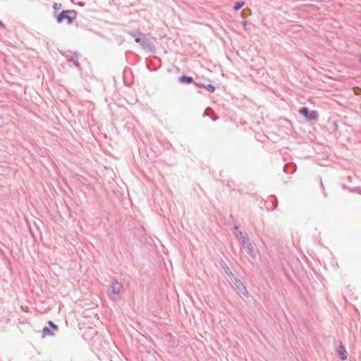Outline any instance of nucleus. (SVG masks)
Instances as JSON below:
<instances>
[{
    "label": "nucleus",
    "mask_w": 361,
    "mask_h": 361,
    "mask_svg": "<svg viewBox=\"0 0 361 361\" xmlns=\"http://www.w3.org/2000/svg\"><path fill=\"white\" fill-rule=\"evenodd\" d=\"M245 11V9H244L243 11H242V16H245V13H244Z\"/></svg>",
    "instance_id": "nucleus-14"
},
{
    "label": "nucleus",
    "mask_w": 361,
    "mask_h": 361,
    "mask_svg": "<svg viewBox=\"0 0 361 361\" xmlns=\"http://www.w3.org/2000/svg\"><path fill=\"white\" fill-rule=\"evenodd\" d=\"M240 287H241L240 283H239V284H238V288H240Z\"/></svg>",
    "instance_id": "nucleus-16"
},
{
    "label": "nucleus",
    "mask_w": 361,
    "mask_h": 361,
    "mask_svg": "<svg viewBox=\"0 0 361 361\" xmlns=\"http://www.w3.org/2000/svg\"><path fill=\"white\" fill-rule=\"evenodd\" d=\"M240 287H241L240 283H239V284H238V288H240Z\"/></svg>",
    "instance_id": "nucleus-18"
},
{
    "label": "nucleus",
    "mask_w": 361,
    "mask_h": 361,
    "mask_svg": "<svg viewBox=\"0 0 361 361\" xmlns=\"http://www.w3.org/2000/svg\"><path fill=\"white\" fill-rule=\"evenodd\" d=\"M240 287H241L240 283H239V284H238V288H240Z\"/></svg>",
    "instance_id": "nucleus-17"
},
{
    "label": "nucleus",
    "mask_w": 361,
    "mask_h": 361,
    "mask_svg": "<svg viewBox=\"0 0 361 361\" xmlns=\"http://www.w3.org/2000/svg\"><path fill=\"white\" fill-rule=\"evenodd\" d=\"M360 62L361 63V58L360 59Z\"/></svg>",
    "instance_id": "nucleus-19"
},
{
    "label": "nucleus",
    "mask_w": 361,
    "mask_h": 361,
    "mask_svg": "<svg viewBox=\"0 0 361 361\" xmlns=\"http://www.w3.org/2000/svg\"><path fill=\"white\" fill-rule=\"evenodd\" d=\"M299 112L300 114L303 115L308 121H314L318 118V113L316 111L309 112L307 107L300 109Z\"/></svg>",
    "instance_id": "nucleus-2"
},
{
    "label": "nucleus",
    "mask_w": 361,
    "mask_h": 361,
    "mask_svg": "<svg viewBox=\"0 0 361 361\" xmlns=\"http://www.w3.org/2000/svg\"><path fill=\"white\" fill-rule=\"evenodd\" d=\"M337 353L338 357L342 360H345L347 358L348 353L343 345H340L338 348Z\"/></svg>",
    "instance_id": "nucleus-3"
},
{
    "label": "nucleus",
    "mask_w": 361,
    "mask_h": 361,
    "mask_svg": "<svg viewBox=\"0 0 361 361\" xmlns=\"http://www.w3.org/2000/svg\"><path fill=\"white\" fill-rule=\"evenodd\" d=\"M0 26L5 27L4 24L0 20Z\"/></svg>",
    "instance_id": "nucleus-12"
},
{
    "label": "nucleus",
    "mask_w": 361,
    "mask_h": 361,
    "mask_svg": "<svg viewBox=\"0 0 361 361\" xmlns=\"http://www.w3.org/2000/svg\"><path fill=\"white\" fill-rule=\"evenodd\" d=\"M179 80L181 82H186V83H191L193 81V80L191 77L185 76V75L180 77Z\"/></svg>",
    "instance_id": "nucleus-7"
},
{
    "label": "nucleus",
    "mask_w": 361,
    "mask_h": 361,
    "mask_svg": "<svg viewBox=\"0 0 361 361\" xmlns=\"http://www.w3.org/2000/svg\"><path fill=\"white\" fill-rule=\"evenodd\" d=\"M245 11V9H244L243 11H242V16H245V13H244Z\"/></svg>",
    "instance_id": "nucleus-13"
},
{
    "label": "nucleus",
    "mask_w": 361,
    "mask_h": 361,
    "mask_svg": "<svg viewBox=\"0 0 361 361\" xmlns=\"http://www.w3.org/2000/svg\"><path fill=\"white\" fill-rule=\"evenodd\" d=\"M48 324L55 330H56L58 329V326L53 323V322L51 321H49Z\"/></svg>",
    "instance_id": "nucleus-9"
},
{
    "label": "nucleus",
    "mask_w": 361,
    "mask_h": 361,
    "mask_svg": "<svg viewBox=\"0 0 361 361\" xmlns=\"http://www.w3.org/2000/svg\"><path fill=\"white\" fill-rule=\"evenodd\" d=\"M42 337L45 338L47 336H53L54 335V332L51 331L49 328L44 327L42 331Z\"/></svg>",
    "instance_id": "nucleus-5"
},
{
    "label": "nucleus",
    "mask_w": 361,
    "mask_h": 361,
    "mask_svg": "<svg viewBox=\"0 0 361 361\" xmlns=\"http://www.w3.org/2000/svg\"><path fill=\"white\" fill-rule=\"evenodd\" d=\"M196 85L199 87L206 88L207 90H209L211 92H213L215 90V87L212 85H208L207 86L202 83H197Z\"/></svg>",
    "instance_id": "nucleus-6"
},
{
    "label": "nucleus",
    "mask_w": 361,
    "mask_h": 361,
    "mask_svg": "<svg viewBox=\"0 0 361 361\" xmlns=\"http://www.w3.org/2000/svg\"><path fill=\"white\" fill-rule=\"evenodd\" d=\"M122 290V286L118 282L113 283L111 286V290L115 294L119 293Z\"/></svg>",
    "instance_id": "nucleus-4"
},
{
    "label": "nucleus",
    "mask_w": 361,
    "mask_h": 361,
    "mask_svg": "<svg viewBox=\"0 0 361 361\" xmlns=\"http://www.w3.org/2000/svg\"><path fill=\"white\" fill-rule=\"evenodd\" d=\"M244 5H245L244 1H238L235 4L233 8L235 11H238L240 8H241Z\"/></svg>",
    "instance_id": "nucleus-8"
},
{
    "label": "nucleus",
    "mask_w": 361,
    "mask_h": 361,
    "mask_svg": "<svg viewBox=\"0 0 361 361\" xmlns=\"http://www.w3.org/2000/svg\"><path fill=\"white\" fill-rule=\"evenodd\" d=\"M60 6H61V5H60V4H56V3H55V4H54V6H53L54 8V9H56V10L59 9V8H60Z\"/></svg>",
    "instance_id": "nucleus-10"
},
{
    "label": "nucleus",
    "mask_w": 361,
    "mask_h": 361,
    "mask_svg": "<svg viewBox=\"0 0 361 361\" xmlns=\"http://www.w3.org/2000/svg\"><path fill=\"white\" fill-rule=\"evenodd\" d=\"M75 12L72 11H63L57 16V22L61 23L63 20H67L68 24H71L73 21Z\"/></svg>",
    "instance_id": "nucleus-1"
},
{
    "label": "nucleus",
    "mask_w": 361,
    "mask_h": 361,
    "mask_svg": "<svg viewBox=\"0 0 361 361\" xmlns=\"http://www.w3.org/2000/svg\"><path fill=\"white\" fill-rule=\"evenodd\" d=\"M239 283H240L242 288H243L245 292H247L246 288H245V287L244 286V285H243L240 281H239Z\"/></svg>",
    "instance_id": "nucleus-11"
},
{
    "label": "nucleus",
    "mask_w": 361,
    "mask_h": 361,
    "mask_svg": "<svg viewBox=\"0 0 361 361\" xmlns=\"http://www.w3.org/2000/svg\"><path fill=\"white\" fill-rule=\"evenodd\" d=\"M243 25H244V26H245V25H246V24H247L246 21H244V22L243 23Z\"/></svg>",
    "instance_id": "nucleus-15"
}]
</instances>
